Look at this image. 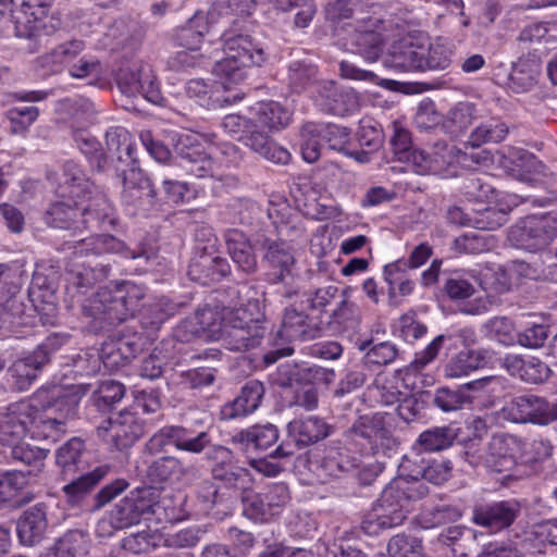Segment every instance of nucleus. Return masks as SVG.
I'll use <instances>...</instances> for the list:
<instances>
[{
  "mask_svg": "<svg viewBox=\"0 0 557 557\" xmlns=\"http://www.w3.org/2000/svg\"><path fill=\"white\" fill-rule=\"evenodd\" d=\"M493 352L485 348L465 349L457 352L444 367L446 377L459 379L485 368L492 362Z\"/></svg>",
  "mask_w": 557,
  "mask_h": 557,
  "instance_id": "cd10ccee",
  "label": "nucleus"
},
{
  "mask_svg": "<svg viewBox=\"0 0 557 557\" xmlns=\"http://www.w3.org/2000/svg\"><path fill=\"white\" fill-rule=\"evenodd\" d=\"M211 444L209 432L195 433L190 429L181 425H166L157 431L145 444V451L157 455L164 450L168 445L176 449L199 455Z\"/></svg>",
  "mask_w": 557,
  "mask_h": 557,
  "instance_id": "9d476101",
  "label": "nucleus"
},
{
  "mask_svg": "<svg viewBox=\"0 0 557 557\" xmlns=\"http://www.w3.org/2000/svg\"><path fill=\"white\" fill-rule=\"evenodd\" d=\"M265 388L258 380L248 381L240 389L239 395L221 408L222 420H233L255 412L264 396Z\"/></svg>",
  "mask_w": 557,
  "mask_h": 557,
  "instance_id": "4be33fe9",
  "label": "nucleus"
},
{
  "mask_svg": "<svg viewBox=\"0 0 557 557\" xmlns=\"http://www.w3.org/2000/svg\"><path fill=\"white\" fill-rule=\"evenodd\" d=\"M104 139L107 150L111 154L110 168L114 164L124 165L136 158V145L125 127L111 126L107 129Z\"/></svg>",
  "mask_w": 557,
  "mask_h": 557,
  "instance_id": "e433bc0d",
  "label": "nucleus"
},
{
  "mask_svg": "<svg viewBox=\"0 0 557 557\" xmlns=\"http://www.w3.org/2000/svg\"><path fill=\"white\" fill-rule=\"evenodd\" d=\"M524 542L532 548L531 553L545 554L547 545H557V519L533 524L525 532Z\"/></svg>",
  "mask_w": 557,
  "mask_h": 557,
  "instance_id": "8fccbe9b",
  "label": "nucleus"
},
{
  "mask_svg": "<svg viewBox=\"0 0 557 557\" xmlns=\"http://www.w3.org/2000/svg\"><path fill=\"white\" fill-rule=\"evenodd\" d=\"M44 367L45 364L33 352L16 360L9 370L15 388L21 392L28 389Z\"/></svg>",
  "mask_w": 557,
  "mask_h": 557,
  "instance_id": "3c124183",
  "label": "nucleus"
},
{
  "mask_svg": "<svg viewBox=\"0 0 557 557\" xmlns=\"http://www.w3.org/2000/svg\"><path fill=\"white\" fill-rule=\"evenodd\" d=\"M207 32L208 23L206 16L197 13L177 32L176 39L183 48L199 50Z\"/></svg>",
  "mask_w": 557,
  "mask_h": 557,
  "instance_id": "69168bd1",
  "label": "nucleus"
},
{
  "mask_svg": "<svg viewBox=\"0 0 557 557\" xmlns=\"http://www.w3.org/2000/svg\"><path fill=\"white\" fill-rule=\"evenodd\" d=\"M86 206L82 205L79 231L87 228L108 230L114 226L116 218L111 202L101 194L88 195Z\"/></svg>",
  "mask_w": 557,
  "mask_h": 557,
  "instance_id": "393cba45",
  "label": "nucleus"
},
{
  "mask_svg": "<svg viewBox=\"0 0 557 557\" xmlns=\"http://www.w3.org/2000/svg\"><path fill=\"white\" fill-rule=\"evenodd\" d=\"M78 401L73 395L58 396L53 404L44 408L34 405L30 437L34 440L59 441L67 432V422L76 414Z\"/></svg>",
  "mask_w": 557,
  "mask_h": 557,
  "instance_id": "423d86ee",
  "label": "nucleus"
},
{
  "mask_svg": "<svg viewBox=\"0 0 557 557\" xmlns=\"http://www.w3.org/2000/svg\"><path fill=\"white\" fill-rule=\"evenodd\" d=\"M200 234L208 235L207 244L203 247L200 245L196 247L195 256L188 267V275L193 281L209 285L227 276L231 273V265L225 258L216 255V238L211 231L202 227L198 231L197 237Z\"/></svg>",
  "mask_w": 557,
  "mask_h": 557,
  "instance_id": "1a4fd4ad",
  "label": "nucleus"
},
{
  "mask_svg": "<svg viewBox=\"0 0 557 557\" xmlns=\"http://www.w3.org/2000/svg\"><path fill=\"white\" fill-rule=\"evenodd\" d=\"M278 440V430L274 424H256L232 435L231 442L245 450H263Z\"/></svg>",
  "mask_w": 557,
  "mask_h": 557,
  "instance_id": "c9c22d12",
  "label": "nucleus"
},
{
  "mask_svg": "<svg viewBox=\"0 0 557 557\" xmlns=\"http://www.w3.org/2000/svg\"><path fill=\"white\" fill-rule=\"evenodd\" d=\"M83 199H69L52 202L45 213L46 223L53 228L79 231Z\"/></svg>",
  "mask_w": 557,
  "mask_h": 557,
  "instance_id": "7c9ffc66",
  "label": "nucleus"
},
{
  "mask_svg": "<svg viewBox=\"0 0 557 557\" xmlns=\"http://www.w3.org/2000/svg\"><path fill=\"white\" fill-rule=\"evenodd\" d=\"M95 189V185L85 176L76 162L69 160L63 164L61 182L57 189L58 196L69 199H85L88 195H92Z\"/></svg>",
  "mask_w": 557,
  "mask_h": 557,
  "instance_id": "c756f323",
  "label": "nucleus"
},
{
  "mask_svg": "<svg viewBox=\"0 0 557 557\" xmlns=\"http://www.w3.org/2000/svg\"><path fill=\"white\" fill-rule=\"evenodd\" d=\"M85 442L81 437H72L55 450V465L63 479H70L87 467Z\"/></svg>",
  "mask_w": 557,
  "mask_h": 557,
  "instance_id": "c85d7f7f",
  "label": "nucleus"
},
{
  "mask_svg": "<svg viewBox=\"0 0 557 557\" xmlns=\"http://www.w3.org/2000/svg\"><path fill=\"white\" fill-rule=\"evenodd\" d=\"M193 468L174 456H163L154 459L147 467V476L153 483L175 484L190 475Z\"/></svg>",
  "mask_w": 557,
  "mask_h": 557,
  "instance_id": "2f4dec72",
  "label": "nucleus"
},
{
  "mask_svg": "<svg viewBox=\"0 0 557 557\" xmlns=\"http://www.w3.org/2000/svg\"><path fill=\"white\" fill-rule=\"evenodd\" d=\"M362 25H358L354 35V45L357 52L367 61L375 62L383 49V38L374 30L379 20L373 17L362 18Z\"/></svg>",
  "mask_w": 557,
  "mask_h": 557,
  "instance_id": "4c0bfd02",
  "label": "nucleus"
},
{
  "mask_svg": "<svg viewBox=\"0 0 557 557\" xmlns=\"http://www.w3.org/2000/svg\"><path fill=\"white\" fill-rule=\"evenodd\" d=\"M67 114L73 132L86 131L95 120L96 108L89 99L78 98L69 102Z\"/></svg>",
  "mask_w": 557,
  "mask_h": 557,
  "instance_id": "774afa93",
  "label": "nucleus"
},
{
  "mask_svg": "<svg viewBox=\"0 0 557 557\" xmlns=\"http://www.w3.org/2000/svg\"><path fill=\"white\" fill-rule=\"evenodd\" d=\"M322 335L321 321L310 317L304 310L287 307L282 317V324L277 336L286 342L312 341Z\"/></svg>",
  "mask_w": 557,
  "mask_h": 557,
  "instance_id": "aec40b11",
  "label": "nucleus"
},
{
  "mask_svg": "<svg viewBox=\"0 0 557 557\" xmlns=\"http://www.w3.org/2000/svg\"><path fill=\"white\" fill-rule=\"evenodd\" d=\"M253 127L248 134L244 135L242 140L251 151L276 164H287L290 160V153L284 147L277 145L264 132Z\"/></svg>",
  "mask_w": 557,
  "mask_h": 557,
  "instance_id": "f704fd0d",
  "label": "nucleus"
},
{
  "mask_svg": "<svg viewBox=\"0 0 557 557\" xmlns=\"http://www.w3.org/2000/svg\"><path fill=\"white\" fill-rule=\"evenodd\" d=\"M115 174L122 178L123 187H135L144 190V194L153 193V185L150 178L139 168L137 158L124 163V165L114 164Z\"/></svg>",
  "mask_w": 557,
  "mask_h": 557,
  "instance_id": "0e129e2a",
  "label": "nucleus"
},
{
  "mask_svg": "<svg viewBox=\"0 0 557 557\" xmlns=\"http://www.w3.org/2000/svg\"><path fill=\"white\" fill-rule=\"evenodd\" d=\"M557 237V209L525 216L512 225L508 238L520 249L536 251L545 248Z\"/></svg>",
  "mask_w": 557,
  "mask_h": 557,
  "instance_id": "0eeeda50",
  "label": "nucleus"
},
{
  "mask_svg": "<svg viewBox=\"0 0 557 557\" xmlns=\"http://www.w3.org/2000/svg\"><path fill=\"white\" fill-rule=\"evenodd\" d=\"M520 505L515 499L476 505L472 510V521L491 532L509 528L520 515Z\"/></svg>",
  "mask_w": 557,
  "mask_h": 557,
  "instance_id": "6ab92c4d",
  "label": "nucleus"
},
{
  "mask_svg": "<svg viewBox=\"0 0 557 557\" xmlns=\"http://www.w3.org/2000/svg\"><path fill=\"white\" fill-rule=\"evenodd\" d=\"M264 333L265 329H258L253 325L248 329L223 325L222 345L231 351L248 350L261 344Z\"/></svg>",
  "mask_w": 557,
  "mask_h": 557,
  "instance_id": "c03bdc74",
  "label": "nucleus"
},
{
  "mask_svg": "<svg viewBox=\"0 0 557 557\" xmlns=\"http://www.w3.org/2000/svg\"><path fill=\"white\" fill-rule=\"evenodd\" d=\"M504 411L507 419L516 423L547 425L557 420V405L533 394L513 397Z\"/></svg>",
  "mask_w": 557,
  "mask_h": 557,
  "instance_id": "2eb2a0df",
  "label": "nucleus"
},
{
  "mask_svg": "<svg viewBox=\"0 0 557 557\" xmlns=\"http://www.w3.org/2000/svg\"><path fill=\"white\" fill-rule=\"evenodd\" d=\"M421 451L422 449L414 444L412 450L404 456L399 465L401 474L396 480H404L410 485L413 483L424 484L422 476L425 474L431 458H426Z\"/></svg>",
  "mask_w": 557,
  "mask_h": 557,
  "instance_id": "052dcab7",
  "label": "nucleus"
},
{
  "mask_svg": "<svg viewBox=\"0 0 557 557\" xmlns=\"http://www.w3.org/2000/svg\"><path fill=\"white\" fill-rule=\"evenodd\" d=\"M228 255L240 271L252 274L257 271L258 263L252 246L247 236L236 228L227 230L224 234Z\"/></svg>",
  "mask_w": 557,
  "mask_h": 557,
  "instance_id": "473e14b6",
  "label": "nucleus"
},
{
  "mask_svg": "<svg viewBox=\"0 0 557 557\" xmlns=\"http://www.w3.org/2000/svg\"><path fill=\"white\" fill-rule=\"evenodd\" d=\"M9 447L11 448L12 459L30 467L26 473L28 476H35L41 471L49 454V449L32 446L29 444L18 443Z\"/></svg>",
  "mask_w": 557,
  "mask_h": 557,
  "instance_id": "e2e57ef3",
  "label": "nucleus"
},
{
  "mask_svg": "<svg viewBox=\"0 0 557 557\" xmlns=\"http://www.w3.org/2000/svg\"><path fill=\"white\" fill-rule=\"evenodd\" d=\"M324 139L320 132V123H306L300 131V152L308 163L319 160L324 147Z\"/></svg>",
  "mask_w": 557,
  "mask_h": 557,
  "instance_id": "680f3d73",
  "label": "nucleus"
},
{
  "mask_svg": "<svg viewBox=\"0 0 557 557\" xmlns=\"http://www.w3.org/2000/svg\"><path fill=\"white\" fill-rule=\"evenodd\" d=\"M223 41L225 57L215 62L212 73L224 89H231L246 79L248 67L264 62L265 53L249 35L228 30L223 34Z\"/></svg>",
  "mask_w": 557,
  "mask_h": 557,
  "instance_id": "20e7f679",
  "label": "nucleus"
},
{
  "mask_svg": "<svg viewBox=\"0 0 557 557\" xmlns=\"http://www.w3.org/2000/svg\"><path fill=\"white\" fill-rule=\"evenodd\" d=\"M106 431L116 448L122 449L132 446L143 434L144 426L135 412L122 410L108 420Z\"/></svg>",
  "mask_w": 557,
  "mask_h": 557,
  "instance_id": "a878e982",
  "label": "nucleus"
},
{
  "mask_svg": "<svg viewBox=\"0 0 557 557\" xmlns=\"http://www.w3.org/2000/svg\"><path fill=\"white\" fill-rule=\"evenodd\" d=\"M116 83L120 90L128 97L140 95L154 104L163 99L154 72L147 63H133L121 67L116 73Z\"/></svg>",
  "mask_w": 557,
  "mask_h": 557,
  "instance_id": "ddd939ff",
  "label": "nucleus"
},
{
  "mask_svg": "<svg viewBox=\"0 0 557 557\" xmlns=\"http://www.w3.org/2000/svg\"><path fill=\"white\" fill-rule=\"evenodd\" d=\"M72 137L77 148L98 172L110 169L109 157L102 152L100 143L94 136L86 133V131H75L72 133Z\"/></svg>",
  "mask_w": 557,
  "mask_h": 557,
  "instance_id": "864d4df0",
  "label": "nucleus"
},
{
  "mask_svg": "<svg viewBox=\"0 0 557 557\" xmlns=\"http://www.w3.org/2000/svg\"><path fill=\"white\" fill-rule=\"evenodd\" d=\"M111 471V466L101 465L94 470L78 475L62 487L65 499L71 505H78Z\"/></svg>",
  "mask_w": 557,
  "mask_h": 557,
  "instance_id": "ea45409f",
  "label": "nucleus"
},
{
  "mask_svg": "<svg viewBox=\"0 0 557 557\" xmlns=\"http://www.w3.org/2000/svg\"><path fill=\"white\" fill-rule=\"evenodd\" d=\"M314 102L322 111L344 116L360 106L359 95L352 89H339L332 81H321L315 86Z\"/></svg>",
  "mask_w": 557,
  "mask_h": 557,
  "instance_id": "a211bd4d",
  "label": "nucleus"
},
{
  "mask_svg": "<svg viewBox=\"0 0 557 557\" xmlns=\"http://www.w3.org/2000/svg\"><path fill=\"white\" fill-rule=\"evenodd\" d=\"M141 519L162 523L169 519L164 500L160 499V492L153 487H141L129 493Z\"/></svg>",
  "mask_w": 557,
  "mask_h": 557,
  "instance_id": "a19ab883",
  "label": "nucleus"
},
{
  "mask_svg": "<svg viewBox=\"0 0 557 557\" xmlns=\"http://www.w3.org/2000/svg\"><path fill=\"white\" fill-rule=\"evenodd\" d=\"M73 261L66 275V293L74 299L85 295L95 284L106 280L111 271L108 253H123L124 243L112 235L101 234L75 242L71 247Z\"/></svg>",
  "mask_w": 557,
  "mask_h": 557,
  "instance_id": "f257e3e1",
  "label": "nucleus"
},
{
  "mask_svg": "<svg viewBox=\"0 0 557 557\" xmlns=\"http://www.w3.org/2000/svg\"><path fill=\"white\" fill-rule=\"evenodd\" d=\"M490 181L491 178L485 174H472L463 181L461 191L469 201L490 202L495 194V188Z\"/></svg>",
  "mask_w": 557,
  "mask_h": 557,
  "instance_id": "338daca9",
  "label": "nucleus"
},
{
  "mask_svg": "<svg viewBox=\"0 0 557 557\" xmlns=\"http://www.w3.org/2000/svg\"><path fill=\"white\" fill-rule=\"evenodd\" d=\"M508 135V126L498 117L480 122L470 133L466 145L479 148L486 144H498Z\"/></svg>",
  "mask_w": 557,
  "mask_h": 557,
  "instance_id": "de8ad7c7",
  "label": "nucleus"
},
{
  "mask_svg": "<svg viewBox=\"0 0 557 557\" xmlns=\"http://www.w3.org/2000/svg\"><path fill=\"white\" fill-rule=\"evenodd\" d=\"M207 448L206 459L211 465L212 480L221 482L226 488L243 490L251 484V473L238 465L230 448L210 444Z\"/></svg>",
  "mask_w": 557,
  "mask_h": 557,
  "instance_id": "f8f14e48",
  "label": "nucleus"
},
{
  "mask_svg": "<svg viewBox=\"0 0 557 557\" xmlns=\"http://www.w3.org/2000/svg\"><path fill=\"white\" fill-rule=\"evenodd\" d=\"M345 437L360 454L375 455L392 450L396 440L379 414L361 416L345 431Z\"/></svg>",
  "mask_w": 557,
  "mask_h": 557,
  "instance_id": "6e6552de",
  "label": "nucleus"
},
{
  "mask_svg": "<svg viewBox=\"0 0 557 557\" xmlns=\"http://www.w3.org/2000/svg\"><path fill=\"white\" fill-rule=\"evenodd\" d=\"M520 450L521 442L518 437L509 434L494 435L488 443L484 463L492 472L506 473L504 482L509 484L519 478L513 471Z\"/></svg>",
  "mask_w": 557,
  "mask_h": 557,
  "instance_id": "4468645a",
  "label": "nucleus"
},
{
  "mask_svg": "<svg viewBox=\"0 0 557 557\" xmlns=\"http://www.w3.org/2000/svg\"><path fill=\"white\" fill-rule=\"evenodd\" d=\"M288 438L293 442H283L271 454L272 458H287L295 454V449H302L326 438L331 426L317 416L297 418L287 425Z\"/></svg>",
  "mask_w": 557,
  "mask_h": 557,
  "instance_id": "9b49d317",
  "label": "nucleus"
},
{
  "mask_svg": "<svg viewBox=\"0 0 557 557\" xmlns=\"http://www.w3.org/2000/svg\"><path fill=\"white\" fill-rule=\"evenodd\" d=\"M412 166L419 174L440 173L453 162V148L436 146V150L430 154L423 150L412 149L408 153V161H403Z\"/></svg>",
  "mask_w": 557,
  "mask_h": 557,
  "instance_id": "58836bf2",
  "label": "nucleus"
},
{
  "mask_svg": "<svg viewBox=\"0 0 557 557\" xmlns=\"http://www.w3.org/2000/svg\"><path fill=\"white\" fill-rule=\"evenodd\" d=\"M424 53V46L411 40H400L392 46L383 64L396 72H422Z\"/></svg>",
  "mask_w": 557,
  "mask_h": 557,
  "instance_id": "412c9836",
  "label": "nucleus"
},
{
  "mask_svg": "<svg viewBox=\"0 0 557 557\" xmlns=\"http://www.w3.org/2000/svg\"><path fill=\"white\" fill-rule=\"evenodd\" d=\"M312 471L322 483L331 479L339 478L345 473L357 469V459L350 457L346 451L329 448L321 459L311 462Z\"/></svg>",
  "mask_w": 557,
  "mask_h": 557,
  "instance_id": "bb28decb",
  "label": "nucleus"
},
{
  "mask_svg": "<svg viewBox=\"0 0 557 557\" xmlns=\"http://www.w3.org/2000/svg\"><path fill=\"white\" fill-rule=\"evenodd\" d=\"M475 104L462 101L456 103L443 117L442 127L451 138L463 136L476 120Z\"/></svg>",
  "mask_w": 557,
  "mask_h": 557,
  "instance_id": "37998d69",
  "label": "nucleus"
},
{
  "mask_svg": "<svg viewBox=\"0 0 557 557\" xmlns=\"http://www.w3.org/2000/svg\"><path fill=\"white\" fill-rule=\"evenodd\" d=\"M429 494L425 484H408L404 480H393L383 491L372 510L361 522V530L368 535L400 525L410 511L411 503Z\"/></svg>",
  "mask_w": 557,
  "mask_h": 557,
  "instance_id": "f03ea898",
  "label": "nucleus"
},
{
  "mask_svg": "<svg viewBox=\"0 0 557 557\" xmlns=\"http://www.w3.org/2000/svg\"><path fill=\"white\" fill-rule=\"evenodd\" d=\"M34 404L21 400L0 408V444L12 446L18 444L30 433Z\"/></svg>",
  "mask_w": 557,
  "mask_h": 557,
  "instance_id": "dca6fc26",
  "label": "nucleus"
},
{
  "mask_svg": "<svg viewBox=\"0 0 557 557\" xmlns=\"http://www.w3.org/2000/svg\"><path fill=\"white\" fill-rule=\"evenodd\" d=\"M134 500L129 496H125L110 513L109 520H102L98 523V532H106L108 535L113 533V530L128 528L138 523L141 518L137 511Z\"/></svg>",
  "mask_w": 557,
  "mask_h": 557,
  "instance_id": "a18cd8bd",
  "label": "nucleus"
},
{
  "mask_svg": "<svg viewBox=\"0 0 557 557\" xmlns=\"http://www.w3.org/2000/svg\"><path fill=\"white\" fill-rule=\"evenodd\" d=\"M252 121L257 127L280 129L288 125L290 112L276 101H261L252 108Z\"/></svg>",
  "mask_w": 557,
  "mask_h": 557,
  "instance_id": "49530a36",
  "label": "nucleus"
},
{
  "mask_svg": "<svg viewBox=\"0 0 557 557\" xmlns=\"http://www.w3.org/2000/svg\"><path fill=\"white\" fill-rule=\"evenodd\" d=\"M144 290L133 282L124 281L104 286L82 304L84 315L91 318L100 329L127 320L144 298Z\"/></svg>",
  "mask_w": 557,
  "mask_h": 557,
  "instance_id": "7ed1b4c3",
  "label": "nucleus"
},
{
  "mask_svg": "<svg viewBox=\"0 0 557 557\" xmlns=\"http://www.w3.org/2000/svg\"><path fill=\"white\" fill-rule=\"evenodd\" d=\"M318 69L306 61H294L288 66V85L295 92H301L307 88H313L315 95V86L318 81Z\"/></svg>",
  "mask_w": 557,
  "mask_h": 557,
  "instance_id": "bf43d9fd",
  "label": "nucleus"
},
{
  "mask_svg": "<svg viewBox=\"0 0 557 557\" xmlns=\"http://www.w3.org/2000/svg\"><path fill=\"white\" fill-rule=\"evenodd\" d=\"M243 505V515L255 522H269L272 520L273 513L268 508L263 493H257L250 488V485L242 490L240 496Z\"/></svg>",
  "mask_w": 557,
  "mask_h": 557,
  "instance_id": "13d9d810",
  "label": "nucleus"
},
{
  "mask_svg": "<svg viewBox=\"0 0 557 557\" xmlns=\"http://www.w3.org/2000/svg\"><path fill=\"white\" fill-rule=\"evenodd\" d=\"M13 3L16 7L12 15L15 36L29 40V51L35 52L40 38L52 35L59 27V20L50 17L48 21L54 0H13Z\"/></svg>",
  "mask_w": 557,
  "mask_h": 557,
  "instance_id": "39448f33",
  "label": "nucleus"
},
{
  "mask_svg": "<svg viewBox=\"0 0 557 557\" xmlns=\"http://www.w3.org/2000/svg\"><path fill=\"white\" fill-rule=\"evenodd\" d=\"M144 338L138 334L122 335L102 345L104 368L112 371L134 359L144 347Z\"/></svg>",
  "mask_w": 557,
  "mask_h": 557,
  "instance_id": "5701e85b",
  "label": "nucleus"
},
{
  "mask_svg": "<svg viewBox=\"0 0 557 557\" xmlns=\"http://www.w3.org/2000/svg\"><path fill=\"white\" fill-rule=\"evenodd\" d=\"M348 289L343 290V299L332 311L330 324L334 325L336 331H347L356 329L361 321V311L358 305L348 300Z\"/></svg>",
  "mask_w": 557,
  "mask_h": 557,
  "instance_id": "5fc2aeb1",
  "label": "nucleus"
},
{
  "mask_svg": "<svg viewBox=\"0 0 557 557\" xmlns=\"http://www.w3.org/2000/svg\"><path fill=\"white\" fill-rule=\"evenodd\" d=\"M456 437L451 426H433L423 431L414 444L424 451H440L450 447Z\"/></svg>",
  "mask_w": 557,
  "mask_h": 557,
  "instance_id": "6e6d98bb",
  "label": "nucleus"
},
{
  "mask_svg": "<svg viewBox=\"0 0 557 557\" xmlns=\"http://www.w3.org/2000/svg\"><path fill=\"white\" fill-rule=\"evenodd\" d=\"M471 277L488 294H504L511 287L510 273L500 265L485 268L481 270L478 275L472 271Z\"/></svg>",
  "mask_w": 557,
  "mask_h": 557,
  "instance_id": "603ef678",
  "label": "nucleus"
},
{
  "mask_svg": "<svg viewBox=\"0 0 557 557\" xmlns=\"http://www.w3.org/2000/svg\"><path fill=\"white\" fill-rule=\"evenodd\" d=\"M261 248L264 250L262 262L267 269L264 275L268 283L278 285L293 275L296 259L287 242L264 238Z\"/></svg>",
  "mask_w": 557,
  "mask_h": 557,
  "instance_id": "f3484780",
  "label": "nucleus"
},
{
  "mask_svg": "<svg viewBox=\"0 0 557 557\" xmlns=\"http://www.w3.org/2000/svg\"><path fill=\"white\" fill-rule=\"evenodd\" d=\"M532 52L521 55L511 64V71L508 75V87L517 92L530 90L537 82L541 74L542 61L536 53L537 49L532 48Z\"/></svg>",
  "mask_w": 557,
  "mask_h": 557,
  "instance_id": "b1692460",
  "label": "nucleus"
},
{
  "mask_svg": "<svg viewBox=\"0 0 557 557\" xmlns=\"http://www.w3.org/2000/svg\"><path fill=\"white\" fill-rule=\"evenodd\" d=\"M47 529V517L41 505H35L23 512L16 523L17 536L22 544L33 546L39 543Z\"/></svg>",
  "mask_w": 557,
  "mask_h": 557,
  "instance_id": "72a5a7b5",
  "label": "nucleus"
},
{
  "mask_svg": "<svg viewBox=\"0 0 557 557\" xmlns=\"http://www.w3.org/2000/svg\"><path fill=\"white\" fill-rule=\"evenodd\" d=\"M187 174L198 178H205L213 175L212 159L198 148H181L180 163Z\"/></svg>",
  "mask_w": 557,
  "mask_h": 557,
  "instance_id": "09e8293b",
  "label": "nucleus"
},
{
  "mask_svg": "<svg viewBox=\"0 0 557 557\" xmlns=\"http://www.w3.org/2000/svg\"><path fill=\"white\" fill-rule=\"evenodd\" d=\"M384 281L388 285L387 294L389 298L396 296V290L401 296H408L413 292L414 283L408 276L405 263L401 260L388 263L383 269Z\"/></svg>",
  "mask_w": 557,
  "mask_h": 557,
  "instance_id": "4d7b16f0",
  "label": "nucleus"
},
{
  "mask_svg": "<svg viewBox=\"0 0 557 557\" xmlns=\"http://www.w3.org/2000/svg\"><path fill=\"white\" fill-rule=\"evenodd\" d=\"M18 293V285L12 284L9 295L0 294V329L12 330L28 323L25 305Z\"/></svg>",
  "mask_w": 557,
  "mask_h": 557,
  "instance_id": "79ce46f5",
  "label": "nucleus"
}]
</instances>
